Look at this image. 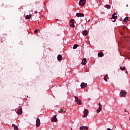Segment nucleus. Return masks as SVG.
Here are the masks:
<instances>
[{
    "instance_id": "nucleus-1",
    "label": "nucleus",
    "mask_w": 130,
    "mask_h": 130,
    "mask_svg": "<svg viewBox=\"0 0 130 130\" xmlns=\"http://www.w3.org/2000/svg\"><path fill=\"white\" fill-rule=\"evenodd\" d=\"M74 98L75 99L76 102H77L78 105H82L81 100H80L78 96H74Z\"/></svg>"
},
{
    "instance_id": "nucleus-25",
    "label": "nucleus",
    "mask_w": 130,
    "mask_h": 130,
    "mask_svg": "<svg viewBox=\"0 0 130 130\" xmlns=\"http://www.w3.org/2000/svg\"><path fill=\"white\" fill-rule=\"evenodd\" d=\"M5 40H6V39L4 37H2L1 42H4V41H5Z\"/></svg>"
},
{
    "instance_id": "nucleus-31",
    "label": "nucleus",
    "mask_w": 130,
    "mask_h": 130,
    "mask_svg": "<svg viewBox=\"0 0 130 130\" xmlns=\"http://www.w3.org/2000/svg\"><path fill=\"white\" fill-rule=\"evenodd\" d=\"M107 130H112V129H110V128H108Z\"/></svg>"
},
{
    "instance_id": "nucleus-22",
    "label": "nucleus",
    "mask_w": 130,
    "mask_h": 130,
    "mask_svg": "<svg viewBox=\"0 0 130 130\" xmlns=\"http://www.w3.org/2000/svg\"><path fill=\"white\" fill-rule=\"evenodd\" d=\"M79 46V45L75 44V45H74L73 46V49H76V48H77Z\"/></svg>"
},
{
    "instance_id": "nucleus-12",
    "label": "nucleus",
    "mask_w": 130,
    "mask_h": 130,
    "mask_svg": "<svg viewBox=\"0 0 130 130\" xmlns=\"http://www.w3.org/2000/svg\"><path fill=\"white\" fill-rule=\"evenodd\" d=\"M82 35H83V36H87V35H88V31H87V30H84L83 31V32H82Z\"/></svg>"
},
{
    "instance_id": "nucleus-14",
    "label": "nucleus",
    "mask_w": 130,
    "mask_h": 130,
    "mask_svg": "<svg viewBox=\"0 0 130 130\" xmlns=\"http://www.w3.org/2000/svg\"><path fill=\"white\" fill-rule=\"evenodd\" d=\"M62 59V56H61V55H58L57 56V60H61Z\"/></svg>"
},
{
    "instance_id": "nucleus-21",
    "label": "nucleus",
    "mask_w": 130,
    "mask_h": 130,
    "mask_svg": "<svg viewBox=\"0 0 130 130\" xmlns=\"http://www.w3.org/2000/svg\"><path fill=\"white\" fill-rule=\"evenodd\" d=\"M107 77H108V75H106L104 76V80H105L106 82H107Z\"/></svg>"
},
{
    "instance_id": "nucleus-19",
    "label": "nucleus",
    "mask_w": 130,
    "mask_h": 130,
    "mask_svg": "<svg viewBox=\"0 0 130 130\" xmlns=\"http://www.w3.org/2000/svg\"><path fill=\"white\" fill-rule=\"evenodd\" d=\"M105 8H106V9H110L111 6L109 5H105Z\"/></svg>"
},
{
    "instance_id": "nucleus-36",
    "label": "nucleus",
    "mask_w": 130,
    "mask_h": 130,
    "mask_svg": "<svg viewBox=\"0 0 130 130\" xmlns=\"http://www.w3.org/2000/svg\"><path fill=\"white\" fill-rule=\"evenodd\" d=\"M71 130H73V128H71Z\"/></svg>"
},
{
    "instance_id": "nucleus-13",
    "label": "nucleus",
    "mask_w": 130,
    "mask_h": 130,
    "mask_svg": "<svg viewBox=\"0 0 130 130\" xmlns=\"http://www.w3.org/2000/svg\"><path fill=\"white\" fill-rule=\"evenodd\" d=\"M22 108L19 109L17 110V114H19V115H21L22 114Z\"/></svg>"
},
{
    "instance_id": "nucleus-30",
    "label": "nucleus",
    "mask_w": 130,
    "mask_h": 130,
    "mask_svg": "<svg viewBox=\"0 0 130 130\" xmlns=\"http://www.w3.org/2000/svg\"><path fill=\"white\" fill-rule=\"evenodd\" d=\"M12 126L13 127H14L16 125H15V124H13L12 125Z\"/></svg>"
},
{
    "instance_id": "nucleus-15",
    "label": "nucleus",
    "mask_w": 130,
    "mask_h": 130,
    "mask_svg": "<svg viewBox=\"0 0 130 130\" xmlns=\"http://www.w3.org/2000/svg\"><path fill=\"white\" fill-rule=\"evenodd\" d=\"M115 15H116V13L113 14L112 15V18L111 19H117V16H115Z\"/></svg>"
},
{
    "instance_id": "nucleus-24",
    "label": "nucleus",
    "mask_w": 130,
    "mask_h": 130,
    "mask_svg": "<svg viewBox=\"0 0 130 130\" xmlns=\"http://www.w3.org/2000/svg\"><path fill=\"white\" fill-rule=\"evenodd\" d=\"M70 26L72 28H74V27H75V24L74 23H71Z\"/></svg>"
},
{
    "instance_id": "nucleus-38",
    "label": "nucleus",
    "mask_w": 130,
    "mask_h": 130,
    "mask_svg": "<svg viewBox=\"0 0 130 130\" xmlns=\"http://www.w3.org/2000/svg\"><path fill=\"white\" fill-rule=\"evenodd\" d=\"M126 111V110H125V112Z\"/></svg>"
},
{
    "instance_id": "nucleus-18",
    "label": "nucleus",
    "mask_w": 130,
    "mask_h": 130,
    "mask_svg": "<svg viewBox=\"0 0 130 130\" xmlns=\"http://www.w3.org/2000/svg\"><path fill=\"white\" fill-rule=\"evenodd\" d=\"M98 56H99L100 57H102V56H103V53H98Z\"/></svg>"
},
{
    "instance_id": "nucleus-32",
    "label": "nucleus",
    "mask_w": 130,
    "mask_h": 130,
    "mask_svg": "<svg viewBox=\"0 0 130 130\" xmlns=\"http://www.w3.org/2000/svg\"><path fill=\"white\" fill-rule=\"evenodd\" d=\"M35 14H37V11L35 12Z\"/></svg>"
},
{
    "instance_id": "nucleus-28",
    "label": "nucleus",
    "mask_w": 130,
    "mask_h": 130,
    "mask_svg": "<svg viewBox=\"0 0 130 130\" xmlns=\"http://www.w3.org/2000/svg\"><path fill=\"white\" fill-rule=\"evenodd\" d=\"M99 107H102V105H101V104L100 103L99 104Z\"/></svg>"
},
{
    "instance_id": "nucleus-23",
    "label": "nucleus",
    "mask_w": 130,
    "mask_h": 130,
    "mask_svg": "<svg viewBox=\"0 0 130 130\" xmlns=\"http://www.w3.org/2000/svg\"><path fill=\"white\" fill-rule=\"evenodd\" d=\"M120 69H121V71H125V67H120Z\"/></svg>"
},
{
    "instance_id": "nucleus-4",
    "label": "nucleus",
    "mask_w": 130,
    "mask_h": 130,
    "mask_svg": "<svg viewBox=\"0 0 130 130\" xmlns=\"http://www.w3.org/2000/svg\"><path fill=\"white\" fill-rule=\"evenodd\" d=\"M41 122H40V119H39V118H37V120H36V126L37 127H39V126H40V124H41Z\"/></svg>"
},
{
    "instance_id": "nucleus-27",
    "label": "nucleus",
    "mask_w": 130,
    "mask_h": 130,
    "mask_svg": "<svg viewBox=\"0 0 130 130\" xmlns=\"http://www.w3.org/2000/svg\"><path fill=\"white\" fill-rule=\"evenodd\" d=\"M74 21H75L74 19H71V23H72V24H74Z\"/></svg>"
},
{
    "instance_id": "nucleus-34",
    "label": "nucleus",
    "mask_w": 130,
    "mask_h": 130,
    "mask_svg": "<svg viewBox=\"0 0 130 130\" xmlns=\"http://www.w3.org/2000/svg\"><path fill=\"white\" fill-rule=\"evenodd\" d=\"M127 73H128V72H127V71H125V73H126V74H127Z\"/></svg>"
},
{
    "instance_id": "nucleus-9",
    "label": "nucleus",
    "mask_w": 130,
    "mask_h": 130,
    "mask_svg": "<svg viewBox=\"0 0 130 130\" xmlns=\"http://www.w3.org/2000/svg\"><path fill=\"white\" fill-rule=\"evenodd\" d=\"M79 129H80V130H84V129L88 130V129H89V127L86 126H82L79 127Z\"/></svg>"
},
{
    "instance_id": "nucleus-5",
    "label": "nucleus",
    "mask_w": 130,
    "mask_h": 130,
    "mask_svg": "<svg viewBox=\"0 0 130 130\" xmlns=\"http://www.w3.org/2000/svg\"><path fill=\"white\" fill-rule=\"evenodd\" d=\"M86 4V0H80L79 2V6H81L82 7H83V6H85Z\"/></svg>"
},
{
    "instance_id": "nucleus-11",
    "label": "nucleus",
    "mask_w": 130,
    "mask_h": 130,
    "mask_svg": "<svg viewBox=\"0 0 130 130\" xmlns=\"http://www.w3.org/2000/svg\"><path fill=\"white\" fill-rule=\"evenodd\" d=\"M84 16L85 15L82 13H78L76 14V17H84Z\"/></svg>"
},
{
    "instance_id": "nucleus-7",
    "label": "nucleus",
    "mask_w": 130,
    "mask_h": 130,
    "mask_svg": "<svg viewBox=\"0 0 130 130\" xmlns=\"http://www.w3.org/2000/svg\"><path fill=\"white\" fill-rule=\"evenodd\" d=\"M66 111H67V109H65L64 108H62L61 109H60L59 111H58V112L59 113H66Z\"/></svg>"
},
{
    "instance_id": "nucleus-3",
    "label": "nucleus",
    "mask_w": 130,
    "mask_h": 130,
    "mask_svg": "<svg viewBox=\"0 0 130 130\" xmlns=\"http://www.w3.org/2000/svg\"><path fill=\"white\" fill-rule=\"evenodd\" d=\"M83 113L84 115L83 116V117H87V116H88V114H89V111H88V110L87 109H85L84 110Z\"/></svg>"
},
{
    "instance_id": "nucleus-20",
    "label": "nucleus",
    "mask_w": 130,
    "mask_h": 130,
    "mask_svg": "<svg viewBox=\"0 0 130 130\" xmlns=\"http://www.w3.org/2000/svg\"><path fill=\"white\" fill-rule=\"evenodd\" d=\"M124 22H128V18L127 17H125L124 20H123Z\"/></svg>"
},
{
    "instance_id": "nucleus-2",
    "label": "nucleus",
    "mask_w": 130,
    "mask_h": 130,
    "mask_svg": "<svg viewBox=\"0 0 130 130\" xmlns=\"http://www.w3.org/2000/svg\"><path fill=\"white\" fill-rule=\"evenodd\" d=\"M127 92L125 90H122L120 91V96L121 97H125L126 96Z\"/></svg>"
},
{
    "instance_id": "nucleus-29",
    "label": "nucleus",
    "mask_w": 130,
    "mask_h": 130,
    "mask_svg": "<svg viewBox=\"0 0 130 130\" xmlns=\"http://www.w3.org/2000/svg\"><path fill=\"white\" fill-rule=\"evenodd\" d=\"M35 33H37V32H38V29H36L35 31H34Z\"/></svg>"
},
{
    "instance_id": "nucleus-37",
    "label": "nucleus",
    "mask_w": 130,
    "mask_h": 130,
    "mask_svg": "<svg viewBox=\"0 0 130 130\" xmlns=\"http://www.w3.org/2000/svg\"><path fill=\"white\" fill-rule=\"evenodd\" d=\"M88 22H90V19L88 20Z\"/></svg>"
},
{
    "instance_id": "nucleus-16",
    "label": "nucleus",
    "mask_w": 130,
    "mask_h": 130,
    "mask_svg": "<svg viewBox=\"0 0 130 130\" xmlns=\"http://www.w3.org/2000/svg\"><path fill=\"white\" fill-rule=\"evenodd\" d=\"M31 14H29V15H26V17H25V19H27V20H29L30 19H31Z\"/></svg>"
},
{
    "instance_id": "nucleus-33",
    "label": "nucleus",
    "mask_w": 130,
    "mask_h": 130,
    "mask_svg": "<svg viewBox=\"0 0 130 130\" xmlns=\"http://www.w3.org/2000/svg\"><path fill=\"white\" fill-rule=\"evenodd\" d=\"M115 21H116V20L114 19L113 22H115Z\"/></svg>"
},
{
    "instance_id": "nucleus-35",
    "label": "nucleus",
    "mask_w": 130,
    "mask_h": 130,
    "mask_svg": "<svg viewBox=\"0 0 130 130\" xmlns=\"http://www.w3.org/2000/svg\"><path fill=\"white\" fill-rule=\"evenodd\" d=\"M126 6L127 7H128V5H126Z\"/></svg>"
},
{
    "instance_id": "nucleus-10",
    "label": "nucleus",
    "mask_w": 130,
    "mask_h": 130,
    "mask_svg": "<svg viewBox=\"0 0 130 130\" xmlns=\"http://www.w3.org/2000/svg\"><path fill=\"white\" fill-rule=\"evenodd\" d=\"M86 63H87V59L84 58L82 60V64H83V66H85Z\"/></svg>"
},
{
    "instance_id": "nucleus-8",
    "label": "nucleus",
    "mask_w": 130,
    "mask_h": 130,
    "mask_svg": "<svg viewBox=\"0 0 130 130\" xmlns=\"http://www.w3.org/2000/svg\"><path fill=\"white\" fill-rule=\"evenodd\" d=\"M87 83H85L84 82L81 83V84L80 85L81 89H84V88H86V87H87Z\"/></svg>"
},
{
    "instance_id": "nucleus-26",
    "label": "nucleus",
    "mask_w": 130,
    "mask_h": 130,
    "mask_svg": "<svg viewBox=\"0 0 130 130\" xmlns=\"http://www.w3.org/2000/svg\"><path fill=\"white\" fill-rule=\"evenodd\" d=\"M14 130H19V129L18 128V126L17 125L14 127Z\"/></svg>"
},
{
    "instance_id": "nucleus-17",
    "label": "nucleus",
    "mask_w": 130,
    "mask_h": 130,
    "mask_svg": "<svg viewBox=\"0 0 130 130\" xmlns=\"http://www.w3.org/2000/svg\"><path fill=\"white\" fill-rule=\"evenodd\" d=\"M101 110H102V107H99V109L96 110V112L98 113H99V112H100Z\"/></svg>"
},
{
    "instance_id": "nucleus-6",
    "label": "nucleus",
    "mask_w": 130,
    "mask_h": 130,
    "mask_svg": "<svg viewBox=\"0 0 130 130\" xmlns=\"http://www.w3.org/2000/svg\"><path fill=\"white\" fill-rule=\"evenodd\" d=\"M51 121H52V122H57V118H56V115H54L52 118Z\"/></svg>"
}]
</instances>
